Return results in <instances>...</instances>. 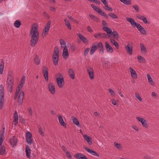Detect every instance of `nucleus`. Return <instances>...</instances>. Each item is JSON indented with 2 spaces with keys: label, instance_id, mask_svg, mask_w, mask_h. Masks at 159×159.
<instances>
[{
  "label": "nucleus",
  "instance_id": "nucleus-60",
  "mask_svg": "<svg viewBox=\"0 0 159 159\" xmlns=\"http://www.w3.org/2000/svg\"><path fill=\"white\" fill-rule=\"evenodd\" d=\"M142 20L143 21V22L145 23V24H147V23H148L149 24V22H148V21H147V19L145 17H144L143 19Z\"/></svg>",
  "mask_w": 159,
  "mask_h": 159
},
{
  "label": "nucleus",
  "instance_id": "nucleus-55",
  "mask_svg": "<svg viewBox=\"0 0 159 159\" xmlns=\"http://www.w3.org/2000/svg\"><path fill=\"white\" fill-rule=\"evenodd\" d=\"M105 6L106 7V8H105V9L106 10L108 11H113V9L112 8L108 6V4H107V5Z\"/></svg>",
  "mask_w": 159,
  "mask_h": 159
},
{
  "label": "nucleus",
  "instance_id": "nucleus-9",
  "mask_svg": "<svg viewBox=\"0 0 159 159\" xmlns=\"http://www.w3.org/2000/svg\"><path fill=\"white\" fill-rule=\"evenodd\" d=\"M136 118L139 121L142 123V125L143 127L146 128H147L148 127V125L147 122L144 119L140 118L138 116L136 117Z\"/></svg>",
  "mask_w": 159,
  "mask_h": 159
},
{
  "label": "nucleus",
  "instance_id": "nucleus-26",
  "mask_svg": "<svg viewBox=\"0 0 159 159\" xmlns=\"http://www.w3.org/2000/svg\"><path fill=\"white\" fill-rule=\"evenodd\" d=\"M58 119L60 124L61 125L66 127V124L64 122L63 119L61 116H58Z\"/></svg>",
  "mask_w": 159,
  "mask_h": 159
},
{
  "label": "nucleus",
  "instance_id": "nucleus-58",
  "mask_svg": "<svg viewBox=\"0 0 159 159\" xmlns=\"http://www.w3.org/2000/svg\"><path fill=\"white\" fill-rule=\"evenodd\" d=\"M25 75L23 76L21 79V80L20 81V83L24 84V83L25 82Z\"/></svg>",
  "mask_w": 159,
  "mask_h": 159
},
{
  "label": "nucleus",
  "instance_id": "nucleus-62",
  "mask_svg": "<svg viewBox=\"0 0 159 159\" xmlns=\"http://www.w3.org/2000/svg\"><path fill=\"white\" fill-rule=\"evenodd\" d=\"M102 25L103 26H104V27H106L107 26V24L106 22L104 20H102Z\"/></svg>",
  "mask_w": 159,
  "mask_h": 159
},
{
  "label": "nucleus",
  "instance_id": "nucleus-27",
  "mask_svg": "<svg viewBox=\"0 0 159 159\" xmlns=\"http://www.w3.org/2000/svg\"><path fill=\"white\" fill-rule=\"evenodd\" d=\"M7 90L11 93H12L13 90V83L7 82Z\"/></svg>",
  "mask_w": 159,
  "mask_h": 159
},
{
  "label": "nucleus",
  "instance_id": "nucleus-49",
  "mask_svg": "<svg viewBox=\"0 0 159 159\" xmlns=\"http://www.w3.org/2000/svg\"><path fill=\"white\" fill-rule=\"evenodd\" d=\"M135 96L136 98L138 99L139 100L140 102H142V99L141 97L140 96L139 94L137 93H135Z\"/></svg>",
  "mask_w": 159,
  "mask_h": 159
},
{
  "label": "nucleus",
  "instance_id": "nucleus-13",
  "mask_svg": "<svg viewBox=\"0 0 159 159\" xmlns=\"http://www.w3.org/2000/svg\"><path fill=\"white\" fill-rule=\"evenodd\" d=\"M51 24V21L50 20L47 23L46 25L44 28V29L43 31V33L45 35V34H47L48 31L50 26Z\"/></svg>",
  "mask_w": 159,
  "mask_h": 159
},
{
  "label": "nucleus",
  "instance_id": "nucleus-64",
  "mask_svg": "<svg viewBox=\"0 0 159 159\" xmlns=\"http://www.w3.org/2000/svg\"><path fill=\"white\" fill-rule=\"evenodd\" d=\"M66 156L69 157L70 159H71L72 158L71 156L70 155V153L69 152H66Z\"/></svg>",
  "mask_w": 159,
  "mask_h": 159
},
{
  "label": "nucleus",
  "instance_id": "nucleus-22",
  "mask_svg": "<svg viewBox=\"0 0 159 159\" xmlns=\"http://www.w3.org/2000/svg\"><path fill=\"white\" fill-rule=\"evenodd\" d=\"M31 151V150L30 147L28 145H26V147L25 152L26 156L28 158H30V157Z\"/></svg>",
  "mask_w": 159,
  "mask_h": 159
},
{
  "label": "nucleus",
  "instance_id": "nucleus-20",
  "mask_svg": "<svg viewBox=\"0 0 159 159\" xmlns=\"http://www.w3.org/2000/svg\"><path fill=\"white\" fill-rule=\"evenodd\" d=\"M105 47L106 48L107 51L108 52L112 53L113 50L112 47L110 46L109 44L107 42H106Z\"/></svg>",
  "mask_w": 159,
  "mask_h": 159
},
{
  "label": "nucleus",
  "instance_id": "nucleus-28",
  "mask_svg": "<svg viewBox=\"0 0 159 159\" xmlns=\"http://www.w3.org/2000/svg\"><path fill=\"white\" fill-rule=\"evenodd\" d=\"M0 109L1 110L3 106L4 102V95L0 96Z\"/></svg>",
  "mask_w": 159,
  "mask_h": 159
},
{
  "label": "nucleus",
  "instance_id": "nucleus-54",
  "mask_svg": "<svg viewBox=\"0 0 159 159\" xmlns=\"http://www.w3.org/2000/svg\"><path fill=\"white\" fill-rule=\"evenodd\" d=\"M27 110L29 115L30 116H31L32 115L33 113L32 111L31 108L30 107H29L27 108Z\"/></svg>",
  "mask_w": 159,
  "mask_h": 159
},
{
  "label": "nucleus",
  "instance_id": "nucleus-12",
  "mask_svg": "<svg viewBox=\"0 0 159 159\" xmlns=\"http://www.w3.org/2000/svg\"><path fill=\"white\" fill-rule=\"evenodd\" d=\"M98 48L99 49V52L100 53L103 54L104 52V49L103 46L102 42H100L98 43H97Z\"/></svg>",
  "mask_w": 159,
  "mask_h": 159
},
{
  "label": "nucleus",
  "instance_id": "nucleus-38",
  "mask_svg": "<svg viewBox=\"0 0 159 159\" xmlns=\"http://www.w3.org/2000/svg\"><path fill=\"white\" fill-rule=\"evenodd\" d=\"M73 122L74 124L79 126H80V123L78 119L75 117H74L72 119Z\"/></svg>",
  "mask_w": 159,
  "mask_h": 159
},
{
  "label": "nucleus",
  "instance_id": "nucleus-52",
  "mask_svg": "<svg viewBox=\"0 0 159 159\" xmlns=\"http://www.w3.org/2000/svg\"><path fill=\"white\" fill-rule=\"evenodd\" d=\"M133 8H134L135 11L137 12H139V6L137 5H133L132 6Z\"/></svg>",
  "mask_w": 159,
  "mask_h": 159
},
{
  "label": "nucleus",
  "instance_id": "nucleus-53",
  "mask_svg": "<svg viewBox=\"0 0 159 159\" xmlns=\"http://www.w3.org/2000/svg\"><path fill=\"white\" fill-rule=\"evenodd\" d=\"M130 23L133 26H136L137 25H138V24L136 23L134 19L132 21L130 22Z\"/></svg>",
  "mask_w": 159,
  "mask_h": 159
},
{
  "label": "nucleus",
  "instance_id": "nucleus-50",
  "mask_svg": "<svg viewBox=\"0 0 159 159\" xmlns=\"http://www.w3.org/2000/svg\"><path fill=\"white\" fill-rule=\"evenodd\" d=\"M82 156L83 154L80 153H78L77 154H75V157H76L77 159H80V157H81V156Z\"/></svg>",
  "mask_w": 159,
  "mask_h": 159
},
{
  "label": "nucleus",
  "instance_id": "nucleus-51",
  "mask_svg": "<svg viewBox=\"0 0 159 159\" xmlns=\"http://www.w3.org/2000/svg\"><path fill=\"white\" fill-rule=\"evenodd\" d=\"M0 145L2 144L3 140V134H0Z\"/></svg>",
  "mask_w": 159,
  "mask_h": 159
},
{
  "label": "nucleus",
  "instance_id": "nucleus-2",
  "mask_svg": "<svg viewBox=\"0 0 159 159\" xmlns=\"http://www.w3.org/2000/svg\"><path fill=\"white\" fill-rule=\"evenodd\" d=\"M59 58V50L57 47H55L52 55V60L55 66H57L58 64Z\"/></svg>",
  "mask_w": 159,
  "mask_h": 159
},
{
  "label": "nucleus",
  "instance_id": "nucleus-34",
  "mask_svg": "<svg viewBox=\"0 0 159 159\" xmlns=\"http://www.w3.org/2000/svg\"><path fill=\"white\" fill-rule=\"evenodd\" d=\"M21 25L20 21L19 20H16L14 23V25L16 28H19Z\"/></svg>",
  "mask_w": 159,
  "mask_h": 159
},
{
  "label": "nucleus",
  "instance_id": "nucleus-3",
  "mask_svg": "<svg viewBox=\"0 0 159 159\" xmlns=\"http://www.w3.org/2000/svg\"><path fill=\"white\" fill-rule=\"evenodd\" d=\"M59 77L57 78L56 81L59 87L61 88L64 85V80L63 76L61 74L59 73Z\"/></svg>",
  "mask_w": 159,
  "mask_h": 159
},
{
  "label": "nucleus",
  "instance_id": "nucleus-11",
  "mask_svg": "<svg viewBox=\"0 0 159 159\" xmlns=\"http://www.w3.org/2000/svg\"><path fill=\"white\" fill-rule=\"evenodd\" d=\"M137 29L142 34L146 35V33L144 29L140 24H138V25L136 26Z\"/></svg>",
  "mask_w": 159,
  "mask_h": 159
},
{
  "label": "nucleus",
  "instance_id": "nucleus-19",
  "mask_svg": "<svg viewBox=\"0 0 159 159\" xmlns=\"http://www.w3.org/2000/svg\"><path fill=\"white\" fill-rule=\"evenodd\" d=\"M129 69L130 70L131 76L134 79H136L137 78V74L135 70L131 67L129 68Z\"/></svg>",
  "mask_w": 159,
  "mask_h": 159
},
{
  "label": "nucleus",
  "instance_id": "nucleus-45",
  "mask_svg": "<svg viewBox=\"0 0 159 159\" xmlns=\"http://www.w3.org/2000/svg\"><path fill=\"white\" fill-rule=\"evenodd\" d=\"M64 20L65 22V24L67 27L70 30H71V26L70 22H69V21L67 20L66 19H65Z\"/></svg>",
  "mask_w": 159,
  "mask_h": 159
},
{
  "label": "nucleus",
  "instance_id": "nucleus-33",
  "mask_svg": "<svg viewBox=\"0 0 159 159\" xmlns=\"http://www.w3.org/2000/svg\"><path fill=\"white\" fill-rule=\"evenodd\" d=\"M13 76L11 75H8L7 78V82H10L11 83H13Z\"/></svg>",
  "mask_w": 159,
  "mask_h": 159
},
{
  "label": "nucleus",
  "instance_id": "nucleus-7",
  "mask_svg": "<svg viewBox=\"0 0 159 159\" xmlns=\"http://www.w3.org/2000/svg\"><path fill=\"white\" fill-rule=\"evenodd\" d=\"M48 68L45 66H44L42 69V70L43 74L44 76L46 81H47L48 80Z\"/></svg>",
  "mask_w": 159,
  "mask_h": 159
},
{
  "label": "nucleus",
  "instance_id": "nucleus-36",
  "mask_svg": "<svg viewBox=\"0 0 159 159\" xmlns=\"http://www.w3.org/2000/svg\"><path fill=\"white\" fill-rule=\"evenodd\" d=\"M5 152V148L4 146H1L0 149V155H3Z\"/></svg>",
  "mask_w": 159,
  "mask_h": 159
},
{
  "label": "nucleus",
  "instance_id": "nucleus-37",
  "mask_svg": "<svg viewBox=\"0 0 159 159\" xmlns=\"http://www.w3.org/2000/svg\"><path fill=\"white\" fill-rule=\"evenodd\" d=\"M34 60V62L36 65H38L39 64L40 61L38 56L36 55L35 56Z\"/></svg>",
  "mask_w": 159,
  "mask_h": 159
},
{
  "label": "nucleus",
  "instance_id": "nucleus-63",
  "mask_svg": "<svg viewBox=\"0 0 159 159\" xmlns=\"http://www.w3.org/2000/svg\"><path fill=\"white\" fill-rule=\"evenodd\" d=\"M136 17L138 19L142 20L144 16H143L137 15L136 16Z\"/></svg>",
  "mask_w": 159,
  "mask_h": 159
},
{
  "label": "nucleus",
  "instance_id": "nucleus-8",
  "mask_svg": "<svg viewBox=\"0 0 159 159\" xmlns=\"http://www.w3.org/2000/svg\"><path fill=\"white\" fill-rule=\"evenodd\" d=\"M94 36L95 38H109V37L105 33H99L95 34Z\"/></svg>",
  "mask_w": 159,
  "mask_h": 159
},
{
  "label": "nucleus",
  "instance_id": "nucleus-48",
  "mask_svg": "<svg viewBox=\"0 0 159 159\" xmlns=\"http://www.w3.org/2000/svg\"><path fill=\"white\" fill-rule=\"evenodd\" d=\"M108 15L111 18L114 19H117L118 18V16L116 15L115 14L110 13L108 14Z\"/></svg>",
  "mask_w": 159,
  "mask_h": 159
},
{
  "label": "nucleus",
  "instance_id": "nucleus-46",
  "mask_svg": "<svg viewBox=\"0 0 159 159\" xmlns=\"http://www.w3.org/2000/svg\"><path fill=\"white\" fill-rule=\"evenodd\" d=\"M112 34H113L114 38L116 39L118 37L119 34L116 31H113L112 32Z\"/></svg>",
  "mask_w": 159,
  "mask_h": 159
},
{
  "label": "nucleus",
  "instance_id": "nucleus-21",
  "mask_svg": "<svg viewBox=\"0 0 159 159\" xmlns=\"http://www.w3.org/2000/svg\"><path fill=\"white\" fill-rule=\"evenodd\" d=\"M83 137L84 139L86 141L89 145H91L92 143L91 138L87 135H83Z\"/></svg>",
  "mask_w": 159,
  "mask_h": 159
},
{
  "label": "nucleus",
  "instance_id": "nucleus-57",
  "mask_svg": "<svg viewBox=\"0 0 159 159\" xmlns=\"http://www.w3.org/2000/svg\"><path fill=\"white\" fill-rule=\"evenodd\" d=\"M108 91L111 95L114 96H115V93L113 90H112L111 89H108Z\"/></svg>",
  "mask_w": 159,
  "mask_h": 159
},
{
  "label": "nucleus",
  "instance_id": "nucleus-14",
  "mask_svg": "<svg viewBox=\"0 0 159 159\" xmlns=\"http://www.w3.org/2000/svg\"><path fill=\"white\" fill-rule=\"evenodd\" d=\"M11 144L12 147L16 146L17 143V139L15 136H13L10 140Z\"/></svg>",
  "mask_w": 159,
  "mask_h": 159
},
{
  "label": "nucleus",
  "instance_id": "nucleus-6",
  "mask_svg": "<svg viewBox=\"0 0 159 159\" xmlns=\"http://www.w3.org/2000/svg\"><path fill=\"white\" fill-rule=\"evenodd\" d=\"M24 92L23 91H21L20 93L18 99V102L19 105H21L24 100Z\"/></svg>",
  "mask_w": 159,
  "mask_h": 159
},
{
  "label": "nucleus",
  "instance_id": "nucleus-1",
  "mask_svg": "<svg viewBox=\"0 0 159 159\" xmlns=\"http://www.w3.org/2000/svg\"><path fill=\"white\" fill-rule=\"evenodd\" d=\"M38 26L36 24L33 25L30 31V41L31 46L34 47L38 41L39 37V32L38 30Z\"/></svg>",
  "mask_w": 159,
  "mask_h": 159
},
{
  "label": "nucleus",
  "instance_id": "nucleus-47",
  "mask_svg": "<svg viewBox=\"0 0 159 159\" xmlns=\"http://www.w3.org/2000/svg\"><path fill=\"white\" fill-rule=\"evenodd\" d=\"M112 31L111 29L109 28H108L107 31H106V32L108 34V35H107V36H108V37H109V38L112 35Z\"/></svg>",
  "mask_w": 159,
  "mask_h": 159
},
{
  "label": "nucleus",
  "instance_id": "nucleus-10",
  "mask_svg": "<svg viewBox=\"0 0 159 159\" xmlns=\"http://www.w3.org/2000/svg\"><path fill=\"white\" fill-rule=\"evenodd\" d=\"M49 91L52 94H54L55 93V86L53 83H51L48 84Z\"/></svg>",
  "mask_w": 159,
  "mask_h": 159
},
{
  "label": "nucleus",
  "instance_id": "nucleus-35",
  "mask_svg": "<svg viewBox=\"0 0 159 159\" xmlns=\"http://www.w3.org/2000/svg\"><path fill=\"white\" fill-rule=\"evenodd\" d=\"M89 16L91 19L95 21L98 22L99 20V19L98 18L93 15L90 14Z\"/></svg>",
  "mask_w": 159,
  "mask_h": 159
},
{
  "label": "nucleus",
  "instance_id": "nucleus-4",
  "mask_svg": "<svg viewBox=\"0 0 159 159\" xmlns=\"http://www.w3.org/2000/svg\"><path fill=\"white\" fill-rule=\"evenodd\" d=\"M32 136L31 134L28 131L26 134V139L27 143L30 145L32 144L33 143Z\"/></svg>",
  "mask_w": 159,
  "mask_h": 159
},
{
  "label": "nucleus",
  "instance_id": "nucleus-5",
  "mask_svg": "<svg viewBox=\"0 0 159 159\" xmlns=\"http://www.w3.org/2000/svg\"><path fill=\"white\" fill-rule=\"evenodd\" d=\"M87 70L89 74V77L91 80L94 79V71L93 69L91 67L89 66L87 69Z\"/></svg>",
  "mask_w": 159,
  "mask_h": 159
},
{
  "label": "nucleus",
  "instance_id": "nucleus-56",
  "mask_svg": "<svg viewBox=\"0 0 159 159\" xmlns=\"http://www.w3.org/2000/svg\"><path fill=\"white\" fill-rule=\"evenodd\" d=\"M89 50V48H87L84 51V56H86L88 53Z\"/></svg>",
  "mask_w": 159,
  "mask_h": 159
},
{
  "label": "nucleus",
  "instance_id": "nucleus-41",
  "mask_svg": "<svg viewBox=\"0 0 159 159\" xmlns=\"http://www.w3.org/2000/svg\"><path fill=\"white\" fill-rule=\"evenodd\" d=\"M39 131L38 132L42 136H44V134L43 131V129L42 127L41 126H39L38 127Z\"/></svg>",
  "mask_w": 159,
  "mask_h": 159
},
{
  "label": "nucleus",
  "instance_id": "nucleus-44",
  "mask_svg": "<svg viewBox=\"0 0 159 159\" xmlns=\"http://www.w3.org/2000/svg\"><path fill=\"white\" fill-rule=\"evenodd\" d=\"M4 89L2 84L0 86V96L4 95Z\"/></svg>",
  "mask_w": 159,
  "mask_h": 159
},
{
  "label": "nucleus",
  "instance_id": "nucleus-31",
  "mask_svg": "<svg viewBox=\"0 0 159 159\" xmlns=\"http://www.w3.org/2000/svg\"><path fill=\"white\" fill-rule=\"evenodd\" d=\"M111 43L113 44L116 48L117 49L119 48V44L114 39H110Z\"/></svg>",
  "mask_w": 159,
  "mask_h": 159
},
{
  "label": "nucleus",
  "instance_id": "nucleus-18",
  "mask_svg": "<svg viewBox=\"0 0 159 159\" xmlns=\"http://www.w3.org/2000/svg\"><path fill=\"white\" fill-rule=\"evenodd\" d=\"M98 48L97 43L93 44L92 46L91 47V49L90 52L91 55L93 54L97 49Z\"/></svg>",
  "mask_w": 159,
  "mask_h": 159
},
{
  "label": "nucleus",
  "instance_id": "nucleus-43",
  "mask_svg": "<svg viewBox=\"0 0 159 159\" xmlns=\"http://www.w3.org/2000/svg\"><path fill=\"white\" fill-rule=\"evenodd\" d=\"M114 146L118 149H120L122 148L121 145L120 143H117L116 142H114Z\"/></svg>",
  "mask_w": 159,
  "mask_h": 159
},
{
  "label": "nucleus",
  "instance_id": "nucleus-25",
  "mask_svg": "<svg viewBox=\"0 0 159 159\" xmlns=\"http://www.w3.org/2000/svg\"><path fill=\"white\" fill-rule=\"evenodd\" d=\"M68 73L70 77L72 79H74L75 78V73L73 70L71 68H69L68 70Z\"/></svg>",
  "mask_w": 159,
  "mask_h": 159
},
{
  "label": "nucleus",
  "instance_id": "nucleus-61",
  "mask_svg": "<svg viewBox=\"0 0 159 159\" xmlns=\"http://www.w3.org/2000/svg\"><path fill=\"white\" fill-rule=\"evenodd\" d=\"M43 15L47 18H49V16L46 12L44 11L43 12Z\"/></svg>",
  "mask_w": 159,
  "mask_h": 159
},
{
  "label": "nucleus",
  "instance_id": "nucleus-17",
  "mask_svg": "<svg viewBox=\"0 0 159 159\" xmlns=\"http://www.w3.org/2000/svg\"><path fill=\"white\" fill-rule=\"evenodd\" d=\"M125 47L127 52H128L130 55H131L133 52L132 46L130 45L129 44H128L127 45L125 46Z\"/></svg>",
  "mask_w": 159,
  "mask_h": 159
},
{
  "label": "nucleus",
  "instance_id": "nucleus-16",
  "mask_svg": "<svg viewBox=\"0 0 159 159\" xmlns=\"http://www.w3.org/2000/svg\"><path fill=\"white\" fill-rule=\"evenodd\" d=\"M62 55L64 58H66L68 57L69 56V52L67 46H65L64 47L63 50Z\"/></svg>",
  "mask_w": 159,
  "mask_h": 159
},
{
  "label": "nucleus",
  "instance_id": "nucleus-59",
  "mask_svg": "<svg viewBox=\"0 0 159 159\" xmlns=\"http://www.w3.org/2000/svg\"><path fill=\"white\" fill-rule=\"evenodd\" d=\"M100 11H98V13H99L101 16H104L106 13H105L104 12L102 11L101 9Z\"/></svg>",
  "mask_w": 159,
  "mask_h": 159
},
{
  "label": "nucleus",
  "instance_id": "nucleus-29",
  "mask_svg": "<svg viewBox=\"0 0 159 159\" xmlns=\"http://www.w3.org/2000/svg\"><path fill=\"white\" fill-rule=\"evenodd\" d=\"M140 47L141 52L143 53H146L147 51V49L143 44L142 43H140Z\"/></svg>",
  "mask_w": 159,
  "mask_h": 159
},
{
  "label": "nucleus",
  "instance_id": "nucleus-24",
  "mask_svg": "<svg viewBox=\"0 0 159 159\" xmlns=\"http://www.w3.org/2000/svg\"><path fill=\"white\" fill-rule=\"evenodd\" d=\"M77 36L79 37L80 40L83 43H85L88 42V40L81 34L78 33L77 34Z\"/></svg>",
  "mask_w": 159,
  "mask_h": 159
},
{
  "label": "nucleus",
  "instance_id": "nucleus-39",
  "mask_svg": "<svg viewBox=\"0 0 159 159\" xmlns=\"http://www.w3.org/2000/svg\"><path fill=\"white\" fill-rule=\"evenodd\" d=\"M60 43L62 48H64L66 46V43L65 41L62 39H61L59 40Z\"/></svg>",
  "mask_w": 159,
  "mask_h": 159
},
{
  "label": "nucleus",
  "instance_id": "nucleus-30",
  "mask_svg": "<svg viewBox=\"0 0 159 159\" xmlns=\"http://www.w3.org/2000/svg\"><path fill=\"white\" fill-rule=\"evenodd\" d=\"M4 63L3 59H2V62L0 65V73L1 74H2L4 67Z\"/></svg>",
  "mask_w": 159,
  "mask_h": 159
},
{
  "label": "nucleus",
  "instance_id": "nucleus-32",
  "mask_svg": "<svg viewBox=\"0 0 159 159\" xmlns=\"http://www.w3.org/2000/svg\"><path fill=\"white\" fill-rule=\"evenodd\" d=\"M137 59L138 61L141 63H145V58L143 57L138 55L137 57Z\"/></svg>",
  "mask_w": 159,
  "mask_h": 159
},
{
  "label": "nucleus",
  "instance_id": "nucleus-40",
  "mask_svg": "<svg viewBox=\"0 0 159 159\" xmlns=\"http://www.w3.org/2000/svg\"><path fill=\"white\" fill-rule=\"evenodd\" d=\"M147 77H148V81H149V83L151 85H153L154 83L153 82L152 79V77H151L150 75L149 74H147Z\"/></svg>",
  "mask_w": 159,
  "mask_h": 159
},
{
  "label": "nucleus",
  "instance_id": "nucleus-42",
  "mask_svg": "<svg viewBox=\"0 0 159 159\" xmlns=\"http://www.w3.org/2000/svg\"><path fill=\"white\" fill-rule=\"evenodd\" d=\"M91 6L93 8V9L97 12H98V11H100V10L101 9L99 8L97 6H94L93 4H91Z\"/></svg>",
  "mask_w": 159,
  "mask_h": 159
},
{
  "label": "nucleus",
  "instance_id": "nucleus-23",
  "mask_svg": "<svg viewBox=\"0 0 159 159\" xmlns=\"http://www.w3.org/2000/svg\"><path fill=\"white\" fill-rule=\"evenodd\" d=\"M13 122H14V124L16 125L18 122V114L16 111H15L14 115Z\"/></svg>",
  "mask_w": 159,
  "mask_h": 159
},
{
  "label": "nucleus",
  "instance_id": "nucleus-15",
  "mask_svg": "<svg viewBox=\"0 0 159 159\" xmlns=\"http://www.w3.org/2000/svg\"><path fill=\"white\" fill-rule=\"evenodd\" d=\"M84 148L85 149V150H86L88 152L90 153L91 154L97 157H99V154L98 153H97L96 152L93 150H91L88 148L85 147H84Z\"/></svg>",
  "mask_w": 159,
  "mask_h": 159
}]
</instances>
